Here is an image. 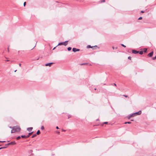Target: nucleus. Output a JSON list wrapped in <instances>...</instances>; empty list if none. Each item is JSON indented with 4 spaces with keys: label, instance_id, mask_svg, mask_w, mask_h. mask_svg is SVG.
I'll return each mask as SVG.
<instances>
[{
    "label": "nucleus",
    "instance_id": "7",
    "mask_svg": "<svg viewBox=\"0 0 156 156\" xmlns=\"http://www.w3.org/2000/svg\"><path fill=\"white\" fill-rule=\"evenodd\" d=\"M132 52L133 53L136 54L139 53V51H137L135 50H133L132 51Z\"/></svg>",
    "mask_w": 156,
    "mask_h": 156
},
{
    "label": "nucleus",
    "instance_id": "45",
    "mask_svg": "<svg viewBox=\"0 0 156 156\" xmlns=\"http://www.w3.org/2000/svg\"><path fill=\"white\" fill-rule=\"evenodd\" d=\"M16 71H17V70H15V72H16Z\"/></svg>",
    "mask_w": 156,
    "mask_h": 156
},
{
    "label": "nucleus",
    "instance_id": "10",
    "mask_svg": "<svg viewBox=\"0 0 156 156\" xmlns=\"http://www.w3.org/2000/svg\"><path fill=\"white\" fill-rule=\"evenodd\" d=\"M144 51H139V53L140 55H142Z\"/></svg>",
    "mask_w": 156,
    "mask_h": 156
},
{
    "label": "nucleus",
    "instance_id": "5",
    "mask_svg": "<svg viewBox=\"0 0 156 156\" xmlns=\"http://www.w3.org/2000/svg\"><path fill=\"white\" fill-rule=\"evenodd\" d=\"M53 63H54L53 62H50L49 63H46L45 64V66H51V65L53 64Z\"/></svg>",
    "mask_w": 156,
    "mask_h": 156
},
{
    "label": "nucleus",
    "instance_id": "6",
    "mask_svg": "<svg viewBox=\"0 0 156 156\" xmlns=\"http://www.w3.org/2000/svg\"><path fill=\"white\" fill-rule=\"evenodd\" d=\"M153 51H152L149 54H148L147 55V56L149 57H151L152 56L153 54Z\"/></svg>",
    "mask_w": 156,
    "mask_h": 156
},
{
    "label": "nucleus",
    "instance_id": "47",
    "mask_svg": "<svg viewBox=\"0 0 156 156\" xmlns=\"http://www.w3.org/2000/svg\"><path fill=\"white\" fill-rule=\"evenodd\" d=\"M55 47L53 49V50H54V49H55Z\"/></svg>",
    "mask_w": 156,
    "mask_h": 156
},
{
    "label": "nucleus",
    "instance_id": "12",
    "mask_svg": "<svg viewBox=\"0 0 156 156\" xmlns=\"http://www.w3.org/2000/svg\"><path fill=\"white\" fill-rule=\"evenodd\" d=\"M144 50L143 51L144 52H146L147 51V49L146 48H144Z\"/></svg>",
    "mask_w": 156,
    "mask_h": 156
},
{
    "label": "nucleus",
    "instance_id": "1",
    "mask_svg": "<svg viewBox=\"0 0 156 156\" xmlns=\"http://www.w3.org/2000/svg\"><path fill=\"white\" fill-rule=\"evenodd\" d=\"M10 128H12V129L11 131V133H14L16 132H19L20 130V128L17 126H14L12 128L11 127H10Z\"/></svg>",
    "mask_w": 156,
    "mask_h": 156
},
{
    "label": "nucleus",
    "instance_id": "2",
    "mask_svg": "<svg viewBox=\"0 0 156 156\" xmlns=\"http://www.w3.org/2000/svg\"><path fill=\"white\" fill-rule=\"evenodd\" d=\"M68 42V41H66L64 42H60L58 44V46L60 45H64L65 46H66L67 44V42Z\"/></svg>",
    "mask_w": 156,
    "mask_h": 156
},
{
    "label": "nucleus",
    "instance_id": "44",
    "mask_svg": "<svg viewBox=\"0 0 156 156\" xmlns=\"http://www.w3.org/2000/svg\"><path fill=\"white\" fill-rule=\"evenodd\" d=\"M6 61L7 62H8V61H9V60H6Z\"/></svg>",
    "mask_w": 156,
    "mask_h": 156
},
{
    "label": "nucleus",
    "instance_id": "31",
    "mask_svg": "<svg viewBox=\"0 0 156 156\" xmlns=\"http://www.w3.org/2000/svg\"><path fill=\"white\" fill-rule=\"evenodd\" d=\"M26 5V2H24V4H23L24 6H25Z\"/></svg>",
    "mask_w": 156,
    "mask_h": 156
},
{
    "label": "nucleus",
    "instance_id": "14",
    "mask_svg": "<svg viewBox=\"0 0 156 156\" xmlns=\"http://www.w3.org/2000/svg\"><path fill=\"white\" fill-rule=\"evenodd\" d=\"M71 49H72V48L70 47H69L67 48V49H68V51H69L71 50Z\"/></svg>",
    "mask_w": 156,
    "mask_h": 156
},
{
    "label": "nucleus",
    "instance_id": "42",
    "mask_svg": "<svg viewBox=\"0 0 156 156\" xmlns=\"http://www.w3.org/2000/svg\"><path fill=\"white\" fill-rule=\"evenodd\" d=\"M19 65L20 66H21V64L20 63L19 64Z\"/></svg>",
    "mask_w": 156,
    "mask_h": 156
},
{
    "label": "nucleus",
    "instance_id": "32",
    "mask_svg": "<svg viewBox=\"0 0 156 156\" xmlns=\"http://www.w3.org/2000/svg\"><path fill=\"white\" fill-rule=\"evenodd\" d=\"M5 145H10V143H8V144H5Z\"/></svg>",
    "mask_w": 156,
    "mask_h": 156
},
{
    "label": "nucleus",
    "instance_id": "33",
    "mask_svg": "<svg viewBox=\"0 0 156 156\" xmlns=\"http://www.w3.org/2000/svg\"><path fill=\"white\" fill-rule=\"evenodd\" d=\"M7 51H8V52L9 51V47H8V48Z\"/></svg>",
    "mask_w": 156,
    "mask_h": 156
},
{
    "label": "nucleus",
    "instance_id": "19",
    "mask_svg": "<svg viewBox=\"0 0 156 156\" xmlns=\"http://www.w3.org/2000/svg\"><path fill=\"white\" fill-rule=\"evenodd\" d=\"M87 48H92V47L90 45H88L87 46Z\"/></svg>",
    "mask_w": 156,
    "mask_h": 156
},
{
    "label": "nucleus",
    "instance_id": "40",
    "mask_svg": "<svg viewBox=\"0 0 156 156\" xmlns=\"http://www.w3.org/2000/svg\"><path fill=\"white\" fill-rule=\"evenodd\" d=\"M56 132H57L58 133V134H59V132L58 131H56Z\"/></svg>",
    "mask_w": 156,
    "mask_h": 156
},
{
    "label": "nucleus",
    "instance_id": "30",
    "mask_svg": "<svg viewBox=\"0 0 156 156\" xmlns=\"http://www.w3.org/2000/svg\"><path fill=\"white\" fill-rule=\"evenodd\" d=\"M131 57L130 56H129L128 57V59H129V60H131Z\"/></svg>",
    "mask_w": 156,
    "mask_h": 156
},
{
    "label": "nucleus",
    "instance_id": "37",
    "mask_svg": "<svg viewBox=\"0 0 156 156\" xmlns=\"http://www.w3.org/2000/svg\"><path fill=\"white\" fill-rule=\"evenodd\" d=\"M113 85H114V86H116V84L115 83H113Z\"/></svg>",
    "mask_w": 156,
    "mask_h": 156
},
{
    "label": "nucleus",
    "instance_id": "22",
    "mask_svg": "<svg viewBox=\"0 0 156 156\" xmlns=\"http://www.w3.org/2000/svg\"><path fill=\"white\" fill-rule=\"evenodd\" d=\"M20 138H21V136H18V137H17L16 139H17V140H19V139H20Z\"/></svg>",
    "mask_w": 156,
    "mask_h": 156
},
{
    "label": "nucleus",
    "instance_id": "11",
    "mask_svg": "<svg viewBox=\"0 0 156 156\" xmlns=\"http://www.w3.org/2000/svg\"><path fill=\"white\" fill-rule=\"evenodd\" d=\"M129 115L131 117L135 116V115L134 113L133 114H130Z\"/></svg>",
    "mask_w": 156,
    "mask_h": 156
},
{
    "label": "nucleus",
    "instance_id": "38",
    "mask_svg": "<svg viewBox=\"0 0 156 156\" xmlns=\"http://www.w3.org/2000/svg\"><path fill=\"white\" fill-rule=\"evenodd\" d=\"M6 148V147H1V148H0V150L1 149H2V148Z\"/></svg>",
    "mask_w": 156,
    "mask_h": 156
},
{
    "label": "nucleus",
    "instance_id": "29",
    "mask_svg": "<svg viewBox=\"0 0 156 156\" xmlns=\"http://www.w3.org/2000/svg\"><path fill=\"white\" fill-rule=\"evenodd\" d=\"M30 136L29 134L27 135V136H26V138H28Z\"/></svg>",
    "mask_w": 156,
    "mask_h": 156
},
{
    "label": "nucleus",
    "instance_id": "25",
    "mask_svg": "<svg viewBox=\"0 0 156 156\" xmlns=\"http://www.w3.org/2000/svg\"><path fill=\"white\" fill-rule=\"evenodd\" d=\"M123 96L125 97L126 98H127V97H128L127 95H123Z\"/></svg>",
    "mask_w": 156,
    "mask_h": 156
},
{
    "label": "nucleus",
    "instance_id": "27",
    "mask_svg": "<svg viewBox=\"0 0 156 156\" xmlns=\"http://www.w3.org/2000/svg\"><path fill=\"white\" fill-rule=\"evenodd\" d=\"M142 19V17H139L138 19V20H141Z\"/></svg>",
    "mask_w": 156,
    "mask_h": 156
},
{
    "label": "nucleus",
    "instance_id": "26",
    "mask_svg": "<svg viewBox=\"0 0 156 156\" xmlns=\"http://www.w3.org/2000/svg\"><path fill=\"white\" fill-rule=\"evenodd\" d=\"M87 64V63H83V64H81V65H86Z\"/></svg>",
    "mask_w": 156,
    "mask_h": 156
},
{
    "label": "nucleus",
    "instance_id": "13",
    "mask_svg": "<svg viewBox=\"0 0 156 156\" xmlns=\"http://www.w3.org/2000/svg\"><path fill=\"white\" fill-rule=\"evenodd\" d=\"M40 133V131L39 130H38L37 132V133L36 134H37V135H38Z\"/></svg>",
    "mask_w": 156,
    "mask_h": 156
},
{
    "label": "nucleus",
    "instance_id": "24",
    "mask_svg": "<svg viewBox=\"0 0 156 156\" xmlns=\"http://www.w3.org/2000/svg\"><path fill=\"white\" fill-rule=\"evenodd\" d=\"M121 45L124 48H125L126 47V46L123 44H122Z\"/></svg>",
    "mask_w": 156,
    "mask_h": 156
},
{
    "label": "nucleus",
    "instance_id": "36",
    "mask_svg": "<svg viewBox=\"0 0 156 156\" xmlns=\"http://www.w3.org/2000/svg\"><path fill=\"white\" fill-rule=\"evenodd\" d=\"M5 141H0V142H5Z\"/></svg>",
    "mask_w": 156,
    "mask_h": 156
},
{
    "label": "nucleus",
    "instance_id": "46",
    "mask_svg": "<svg viewBox=\"0 0 156 156\" xmlns=\"http://www.w3.org/2000/svg\"><path fill=\"white\" fill-rule=\"evenodd\" d=\"M131 121H133V120H131Z\"/></svg>",
    "mask_w": 156,
    "mask_h": 156
},
{
    "label": "nucleus",
    "instance_id": "34",
    "mask_svg": "<svg viewBox=\"0 0 156 156\" xmlns=\"http://www.w3.org/2000/svg\"><path fill=\"white\" fill-rule=\"evenodd\" d=\"M105 2V0H103L101 1V2Z\"/></svg>",
    "mask_w": 156,
    "mask_h": 156
},
{
    "label": "nucleus",
    "instance_id": "4",
    "mask_svg": "<svg viewBox=\"0 0 156 156\" xmlns=\"http://www.w3.org/2000/svg\"><path fill=\"white\" fill-rule=\"evenodd\" d=\"M72 50H73V51L74 52H75L76 51H80V49H77V48H73Z\"/></svg>",
    "mask_w": 156,
    "mask_h": 156
},
{
    "label": "nucleus",
    "instance_id": "28",
    "mask_svg": "<svg viewBox=\"0 0 156 156\" xmlns=\"http://www.w3.org/2000/svg\"><path fill=\"white\" fill-rule=\"evenodd\" d=\"M33 133V132H31V133H29V134H29V135H30L31 134Z\"/></svg>",
    "mask_w": 156,
    "mask_h": 156
},
{
    "label": "nucleus",
    "instance_id": "3",
    "mask_svg": "<svg viewBox=\"0 0 156 156\" xmlns=\"http://www.w3.org/2000/svg\"><path fill=\"white\" fill-rule=\"evenodd\" d=\"M135 116L136 115H139L141 114V111L140 110L138 112L134 113Z\"/></svg>",
    "mask_w": 156,
    "mask_h": 156
},
{
    "label": "nucleus",
    "instance_id": "17",
    "mask_svg": "<svg viewBox=\"0 0 156 156\" xmlns=\"http://www.w3.org/2000/svg\"><path fill=\"white\" fill-rule=\"evenodd\" d=\"M37 135V134H34L32 137H31L32 138H33L35 136H36Z\"/></svg>",
    "mask_w": 156,
    "mask_h": 156
},
{
    "label": "nucleus",
    "instance_id": "23",
    "mask_svg": "<svg viewBox=\"0 0 156 156\" xmlns=\"http://www.w3.org/2000/svg\"><path fill=\"white\" fill-rule=\"evenodd\" d=\"M152 59L153 60H155V59H156V55L155 56V57H153Z\"/></svg>",
    "mask_w": 156,
    "mask_h": 156
},
{
    "label": "nucleus",
    "instance_id": "43",
    "mask_svg": "<svg viewBox=\"0 0 156 156\" xmlns=\"http://www.w3.org/2000/svg\"><path fill=\"white\" fill-rule=\"evenodd\" d=\"M112 49H114V47H112Z\"/></svg>",
    "mask_w": 156,
    "mask_h": 156
},
{
    "label": "nucleus",
    "instance_id": "39",
    "mask_svg": "<svg viewBox=\"0 0 156 156\" xmlns=\"http://www.w3.org/2000/svg\"><path fill=\"white\" fill-rule=\"evenodd\" d=\"M141 13H144V11H141Z\"/></svg>",
    "mask_w": 156,
    "mask_h": 156
},
{
    "label": "nucleus",
    "instance_id": "8",
    "mask_svg": "<svg viewBox=\"0 0 156 156\" xmlns=\"http://www.w3.org/2000/svg\"><path fill=\"white\" fill-rule=\"evenodd\" d=\"M9 143L10 145H14L16 144V143L15 141L11 142Z\"/></svg>",
    "mask_w": 156,
    "mask_h": 156
},
{
    "label": "nucleus",
    "instance_id": "41",
    "mask_svg": "<svg viewBox=\"0 0 156 156\" xmlns=\"http://www.w3.org/2000/svg\"><path fill=\"white\" fill-rule=\"evenodd\" d=\"M56 128L57 129H59V128H58V126H57L56 127Z\"/></svg>",
    "mask_w": 156,
    "mask_h": 156
},
{
    "label": "nucleus",
    "instance_id": "9",
    "mask_svg": "<svg viewBox=\"0 0 156 156\" xmlns=\"http://www.w3.org/2000/svg\"><path fill=\"white\" fill-rule=\"evenodd\" d=\"M32 129H33L32 127H29V128H27V130L28 131L30 132L32 130Z\"/></svg>",
    "mask_w": 156,
    "mask_h": 156
},
{
    "label": "nucleus",
    "instance_id": "48",
    "mask_svg": "<svg viewBox=\"0 0 156 156\" xmlns=\"http://www.w3.org/2000/svg\"><path fill=\"white\" fill-rule=\"evenodd\" d=\"M94 90H96V88H95V89H94Z\"/></svg>",
    "mask_w": 156,
    "mask_h": 156
},
{
    "label": "nucleus",
    "instance_id": "21",
    "mask_svg": "<svg viewBox=\"0 0 156 156\" xmlns=\"http://www.w3.org/2000/svg\"><path fill=\"white\" fill-rule=\"evenodd\" d=\"M41 129L42 130H43L44 129V127L43 126H42L41 127Z\"/></svg>",
    "mask_w": 156,
    "mask_h": 156
},
{
    "label": "nucleus",
    "instance_id": "16",
    "mask_svg": "<svg viewBox=\"0 0 156 156\" xmlns=\"http://www.w3.org/2000/svg\"><path fill=\"white\" fill-rule=\"evenodd\" d=\"M130 124V123H131V122H125L124 123V124Z\"/></svg>",
    "mask_w": 156,
    "mask_h": 156
},
{
    "label": "nucleus",
    "instance_id": "35",
    "mask_svg": "<svg viewBox=\"0 0 156 156\" xmlns=\"http://www.w3.org/2000/svg\"><path fill=\"white\" fill-rule=\"evenodd\" d=\"M62 131H66V130H64V129H62Z\"/></svg>",
    "mask_w": 156,
    "mask_h": 156
},
{
    "label": "nucleus",
    "instance_id": "15",
    "mask_svg": "<svg viewBox=\"0 0 156 156\" xmlns=\"http://www.w3.org/2000/svg\"><path fill=\"white\" fill-rule=\"evenodd\" d=\"M127 119H129L130 118H131V117H130V115H129L127 116Z\"/></svg>",
    "mask_w": 156,
    "mask_h": 156
},
{
    "label": "nucleus",
    "instance_id": "18",
    "mask_svg": "<svg viewBox=\"0 0 156 156\" xmlns=\"http://www.w3.org/2000/svg\"><path fill=\"white\" fill-rule=\"evenodd\" d=\"M21 137L23 138H26V136L25 135H22Z\"/></svg>",
    "mask_w": 156,
    "mask_h": 156
},
{
    "label": "nucleus",
    "instance_id": "20",
    "mask_svg": "<svg viewBox=\"0 0 156 156\" xmlns=\"http://www.w3.org/2000/svg\"><path fill=\"white\" fill-rule=\"evenodd\" d=\"M108 122H105L103 123V124H102V126H103V124H108Z\"/></svg>",
    "mask_w": 156,
    "mask_h": 156
}]
</instances>
